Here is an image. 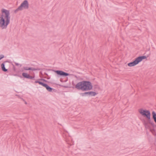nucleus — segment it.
<instances>
[{"instance_id": "b1692460", "label": "nucleus", "mask_w": 156, "mask_h": 156, "mask_svg": "<svg viewBox=\"0 0 156 156\" xmlns=\"http://www.w3.org/2000/svg\"><path fill=\"white\" fill-rule=\"evenodd\" d=\"M10 64H11L12 65V67H13L12 68L15 71L16 69H15V66L12 63V62H10Z\"/></svg>"}, {"instance_id": "6ab92c4d", "label": "nucleus", "mask_w": 156, "mask_h": 156, "mask_svg": "<svg viewBox=\"0 0 156 156\" xmlns=\"http://www.w3.org/2000/svg\"><path fill=\"white\" fill-rule=\"evenodd\" d=\"M150 131L152 132L154 135L155 136H156V133H155V130L154 128L151 129H150Z\"/></svg>"}, {"instance_id": "9b49d317", "label": "nucleus", "mask_w": 156, "mask_h": 156, "mask_svg": "<svg viewBox=\"0 0 156 156\" xmlns=\"http://www.w3.org/2000/svg\"><path fill=\"white\" fill-rule=\"evenodd\" d=\"M98 94V93L93 91H90L89 96H95Z\"/></svg>"}, {"instance_id": "4be33fe9", "label": "nucleus", "mask_w": 156, "mask_h": 156, "mask_svg": "<svg viewBox=\"0 0 156 156\" xmlns=\"http://www.w3.org/2000/svg\"><path fill=\"white\" fill-rule=\"evenodd\" d=\"M55 84L57 85H58L59 86L64 87L65 88H67L68 87L67 86L62 85L60 84H57V83H55Z\"/></svg>"}, {"instance_id": "ddd939ff", "label": "nucleus", "mask_w": 156, "mask_h": 156, "mask_svg": "<svg viewBox=\"0 0 156 156\" xmlns=\"http://www.w3.org/2000/svg\"><path fill=\"white\" fill-rule=\"evenodd\" d=\"M152 118L153 119L154 122L156 123V113L153 111L152 112Z\"/></svg>"}, {"instance_id": "f8f14e48", "label": "nucleus", "mask_w": 156, "mask_h": 156, "mask_svg": "<svg viewBox=\"0 0 156 156\" xmlns=\"http://www.w3.org/2000/svg\"><path fill=\"white\" fill-rule=\"evenodd\" d=\"M152 118L153 119L154 122L156 123V113L153 111L152 112Z\"/></svg>"}, {"instance_id": "a211bd4d", "label": "nucleus", "mask_w": 156, "mask_h": 156, "mask_svg": "<svg viewBox=\"0 0 156 156\" xmlns=\"http://www.w3.org/2000/svg\"><path fill=\"white\" fill-rule=\"evenodd\" d=\"M148 122H146L144 120L143 124L145 127H149V126L148 125Z\"/></svg>"}, {"instance_id": "c756f323", "label": "nucleus", "mask_w": 156, "mask_h": 156, "mask_svg": "<svg viewBox=\"0 0 156 156\" xmlns=\"http://www.w3.org/2000/svg\"><path fill=\"white\" fill-rule=\"evenodd\" d=\"M15 64L16 65V66H19L20 65V67H21V66H22L21 65H20V64H19V63H15Z\"/></svg>"}, {"instance_id": "aec40b11", "label": "nucleus", "mask_w": 156, "mask_h": 156, "mask_svg": "<svg viewBox=\"0 0 156 156\" xmlns=\"http://www.w3.org/2000/svg\"><path fill=\"white\" fill-rule=\"evenodd\" d=\"M41 69H40L39 68H33V67H31V69L30 70H40Z\"/></svg>"}, {"instance_id": "412c9836", "label": "nucleus", "mask_w": 156, "mask_h": 156, "mask_svg": "<svg viewBox=\"0 0 156 156\" xmlns=\"http://www.w3.org/2000/svg\"><path fill=\"white\" fill-rule=\"evenodd\" d=\"M94 89H98V90L100 89V87L97 84L94 85Z\"/></svg>"}, {"instance_id": "4468645a", "label": "nucleus", "mask_w": 156, "mask_h": 156, "mask_svg": "<svg viewBox=\"0 0 156 156\" xmlns=\"http://www.w3.org/2000/svg\"><path fill=\"white\" fill-rule=\"evenodd\" d=\"M147 120L148 122V123L151 124L153 128L156 127V125H155L154 122L151 121V117H150V120L147 119Z\"/></svg>"}, {"instance_id": "9d476101", "label": "nucleus", "mask_w": 156, "mask_h": 156, "mask_svg": "<svg viewBox=\"0 0 156 156\" xmlns=\"http://www.w3.org/2000/svg\"><path fill=\"white\" fill-rule=\"evenodd\" d=\"M148 56H139L136 58L137 60L139 62H140L142 61L143 59H146L147 58Z\"/></svg>"}, {"instance_id": "cd10ccee", "label": "nucleus", "mask_w": 156, "mask_h": 156, "mask_svg": "<svg viewBox=\"0 0 156 156\" xmlns=\"http://www.w3.org/2000/svg\"><path fill=\"white\" fill-rule=\"evenodd\" d=\"M44 78H46L47 79H49L50 78V77L48 75V76H47L46 77H44Z\"/></svg>"}, {"instance_id": "c85d7f7f", "label": "nucleus", "mask_w": 156, "mask_h": 156, "mask_svg": "<svg viewBox=\"0 0 156 156\" xmlns=\"http://www.w3.org/2000/svg\"><path fill=\"white\" fill-rule=\"evenodd\" d=\"M4 56L3 55H0V60L4 58Z\"/></svg>"}, {"instance_id": "5701e85b", "label": "nucleus", "mask_w": 156, "mask_h": 156, "mask_svg": "<svg viewBox=\"0 0 156 156\" xmlns=\"http://www.w3.org/2000/svg\"><path fill=\"white\" fill-rule=\"evenodd\" d=\"M38 80H41V81H42L45 83L48 82V81L44 79H42V78L39 79H38Z\"/></svg>"}, {"instance_id": "393cba45", "label": "nucleus", "mask_w": 156, "mask_h": 156, "mask_svg": "<svg viewBox=\"0 0 156 156\" xmlns=\"http://www.w3.org/2000/svg\"><path fill=\"white\" fill-rule=\"evenodd\" d=\"M60 81L62 82H66L67 81V80L63 81V79L62 78H61L60 80Z\"/></svg>"}, {"instance_id": "f257e3e1", "label": "nucleus", "mask_w": 156, "mask_h": 156, "mask_svg": "<svg viewBox=\"0 0 156 156\" xmlns=\"http://www.w3.org/2000/svg\"><path fill=\"white\" fill-rule=\"evenodd\" d=\"M9 22V10L4 9H2L0 14V27L2 29L6 28Z\"/></svg>"}, {"instance_id": "20e7f679", "label": "nucleus", "mask_w": 156, "mask_h": 156, "mask_svg": "<svg viewBox=\"0 0 156 156\" xmlns=\"http://www.w3.org/2000/svg\"><path fill=\"white\" fill-rule=\"evenodd\" d=\"M138 112L142 116L145 117L147 119L150 120L151 114L149 110L140 108L138 110Z\"/></svg>"}, {"instance_id": "0eeeda50", "label": "nucleus", "mask_w": 156, "mask_h": 156, "mask_svg": "<svg viewBox=\"0 0 156 156\" xmlns=\"http://www.w3.org/2000/svg\"><path fill=\"white\" fill-rule=\"evenodd\" d=\"M9 62H5L2 64L1 65L2 70L5 72L7 70V68L9 67Z\"/></svg>"}, {"instance_id": "7ed1b4c3", "label": "nucleus", "mask_w": 156, "mask_h": 156, "mask_svg": "<svg viewBox=\"0 0 156 156\" xmlns=\"http://www.w3.org/2000/svg\"><path fill=\"white\" fill-rule=\"evenodd\" d=\"M23 8L25 9H27L29 8V3L27 0H25L21 3L20 5L14 11V12L16 13L19 11H21Z\"/></svg>"}, {"instance_id": "1a4fd4ad", "label": "nucleus", "mask_w": 156, "mask_h": 156, "mask_svg": "<svg viewBox=\"0 0 156 156\" xmlns=\"http://www.w3.org/2000/svg\"><path fill=\"white\" fill-rule=\"evenodd\" d=\"M139 62L136 58L135 59L133 62H130L128 64V66L129 67L134 66L138 64Z\"/></svg>"}, {"instance_id": "a878e982", "label": "nucleus", "mask_w": 156, "mask_h": 156, "mask_svg": "<svg viewBox=\"0 0 156 156\" xmlns=\"http://www.w3.org/2000/svg\"><path fill=\"white\" fill-rule=\"evenodd\" d=\"M72 84L73 86H74V87H72V88L73 89L75 88V86L76 85H75V84H74V83L73 81L72 82Z\"/></svg>"}, {"instance_id": "2f4dec72", "label": "nucleus", "mask_w": 156, "mask_h": 156, "mask_svg": "<svg viewBox=\"0 0 156 156\" xmlns=\"http://www.w3.org/2000/svg\"><path fill=\"white\" fill-rule=\"evenodd\" d=\"M44 74L46 76H48V74L46 73H44Z\"/></svg>"}, {"instance_id": "bb28decb", "label": "nucleus", "mask_w": 156, "mask_h": 156, "mask_svg": "<svg viewBox=\"0 0 156 156\" xmlns=\"http://www.w3.org/2000/svg\"><path fill=\"white\" fill-rule=\"evenodd\" d=\"M24 102L25 104L26 105L27 104V102L24 100L23 98H20Z\"/></svg>"}, {"instance_id": "dca6fc26", "label": "nucleus", "mask_w": 156, "mask_h": 156, "mask_svg": "<svg viewBox=\"0 0 156 156\" xmlns=\"http://www.w3.org/2000/svg\"><path fill=\"white\" fill-rule=\"evenodd\" d=\"M40 80H36L34 82V83H38L39 84L43 86L44 83L42 82H41L40 81Z\"/></svg>"}, {"instance_id": "423d86ee", "label": "nucleus", "mask_w": 156, "mask_h": 156, "mask_svg": "<svg viewBox=\"0 0 156 156\" xmlns=\"http://www.w3.org/2000/svg\"><path fill=\"white\" fill-rule=\"evenodd\" d=\"M18 76L22 78L23 77L24 78L27 79H30L31 80H35V76H31L29 74L26 73H23L22 75H18Z\"/></svg>"}, {"instance_id": "2eb2a0df", "label": "nucleus", "mask_w": 156, "mask_h": 156, "mask_svg": "<svg viewBox=\"0 0 156 156\" xmlns=\"http://www.w3.org/2000/svg\"><path fill=\"white\" fill-rule=\"evenodd\" d=\"M31 67H23L22 69H21V71L22 72L24 71V70H30Z\"/></svg>"}, {"instance_id": "39448f33", "label": "nucleus", "mask_w": 156, "mask_h": 156, "mask_svg": "<svg viewBox=\"0 0 156 156\" xmlns=\"http://www.w3.org/2000/svg\"><path fill=\"white\" fill-rule=\"evenodd\" d=\"M52 70L55 72L57 74V76L58 77H59L61 76L66 77L70 75L69 73L62 70H54L53 69H52Z\"/></svg>"}, {"instance_id": "f03ea898", "label": "nucleus", "mask_w": 156, "mask_h": 156, "mask_svg": "<svg viewBox=\"0 0 156 156\" xmlns=\"http://www.w3.org/2000/svg\"><path fill=\"white\" fill-rule=\"evenodd\" d=\"M75 87L78 90L87 91L92 90L93 86L90 81L83 80L77 83L75 86Z\"/></svg>"}, {"instance_id": "f3484780", "label": "nucleus", "mask_w": 156, "mask_h": 156, "mask_svg": "<svg viewBox=\"0 0 156 156\" xmlns=\"http://www.w3.org/2000/svg\"><path fill=\"white\" fill-rule=\"evenodd\" d=\"M89 91L85 92L84 93H81L80 94V95L82 97H83L85 95H88L89 96Z\"/></svg>"}, {"instance_id": "6e6552de", "label": "nucleus", "mask_w": 156, "mask_h": 156, "mask_svg": "<svg viewBox=\"0 0 156 156\" xmlns=\"http://www.w3.org/2000/svg\"><path fill=\"white\" fill-rule=\"evenodd\" d=\"M43 87H45L47 90L49 92H56L57 91L56 89L50 87L47 84L45 83H44Z\"/></svg>"}, {"instance_id": "7c9ffc66", "label": "nucleus", "mask_w": 156, "mask_h": 156, "mask_svg": "<svg viewBox=\"0 0 156 156\" xmlns=\"http://www.w3.org/2000/svg\"><path fill=\"white\" fill-rule=\"evenodd\" d=\"M39 74H40V75H43V74H42V73L41 72H40V73H39Z\"/></svg>"}]
</instances>
